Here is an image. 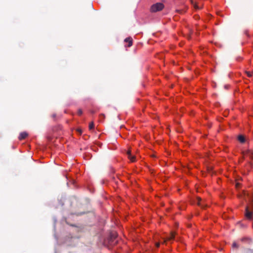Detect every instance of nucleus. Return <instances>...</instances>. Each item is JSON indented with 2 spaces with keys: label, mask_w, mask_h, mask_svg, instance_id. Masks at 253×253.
<instances>
[{
  "label": "nucleus",
  "mask_w": 253,
  "mask_h": 253,
  "mask_svg": "<svg viewBox=\"0 0 253 253\" xmlns=\"http://www.w3.org/2000/svg\"><path fill=\"white\" fill-rule=\"evenodd\" d=\"M196 203L199 206L201 207L202 208H205L207 207V204L204 203V202L202 201L201 198L200 197H197L196 199Z\"/></svg>",
  "instance_id": "obj_3"
},
{
  "label": "nucleus",
  "mask_w": 253,
  "mask_h": 253,
  "mask_svg": "<svg viewBox=\"0 0 253 253\" xmlns=\"http://www.w3.org/2000/svg\"><path fill=\"white\" fill-rule=\"evenodd\" d=\"M105 117V116L104 114H101L99 116V118H100V121L104 119Z\"/></svg>",
  "instance_id": "obj_12"
},
{
  "label": "nucleus",
  "mask_w": 253,
  "mask_h": 253,
  "mask_svg": "<svg viewBox=\"0 0 253 253\" xmlns=\"http://www.w3.org/2000/svg\"><path fill=\"white\" fill-rule=\"evenodd\" d=\"M83 113V111L82 110V109H79L78 111V114L79 115H81Z\"/></svg>",
  "instance_id": "obj_15"
},
{
  "label": "nucleus",
  "mask_w": 253,
  "mask_h": 253,
  "mask_svg": "<svg viewBox=\"0 0 253 253\" xmlns=\"http://www.w3.org/2000/svg\"><path fill=\"white\" fill-rule=\"evenodd\" d=\"M28 136V133L26 132H22L20 134L19 136V140L25 139Z\"/></svg>",
  "instance_id": "obj_5"
},
{
  "label": "nucleus",
  "mask_w": 253,
  "mask_h": 253,
  "mask_svg": "<svg viewBox=\"0 0 253 253\" xmlns=\"http://www.w3.org/2000/svg\"><path fill=\"white\" fill-rule=\"evenodd\" d=\"M111 238H115L116 237V233H112L111 235Z\"/></svg>",
  "instance_id": "obj_18"
},
{
  "label": "nucleus",
  "mask_w": 253,
  "mask_h": 253,
  "mask_svg": "<svg viewBox=\"0 0 253 253\" xmlns=\"http://www.w3.org/2000/svg\"><path fill=\"white\" fill-rule=\"evenodd\" d=\"M249 251H250L251 253L253 252L252 250H251V249H249Z\"/></svg>",
  "instance_id": "obj_22"
},
{
  "label": "nucleus",
  "mask_w": 253,
  "mask_h": 253,
  "mask_svg": "<svg viewBox=\"0 0 253 253\" xmlns=\"http://www.w3.org/2000/svg\"><path fill=\"white\" fill-rule=\"evenodd\" d=\"M194 7H195V8H196V9H198V8H199V7H198V6L197 4H195V5H194Z\"/></svg>",
  "instance_id": "obj_20"
},
{
  "label": "nucleus",
  "mask_w": 253,
  "mask_h": 253,
  "mask_svg": "<svg viewBox=\"0 0 253 253\" xmlns=\"http://www.w3.org/2000/svg\"><path fill=\"white\" fill-rule=\"evenodd\" d=\"M245 215L247 219L251 220L253 218V212L250 211L249 208L247 207L245 210Z\"/></svg>",
  "instance_id": "obj_2"
},
{
  "label": "nucleus",
  "mask_w": 253,
  "mask_h": 253,
  "mask_svg": "<svg viewBox=\"0 0 253 253\" xmlns=\"http://www.w3.org/2000/svg\"><path fill=\"white\" fill-rule=\"evenodd\" d=\"M175 236V233L174 232H171L170 233V236L167 238V240L170 241L173 240Z\"/></svg>",
  "instance_id": "obj_9"
},
{
  "label": "nucleus",
  "mask_w": 253,
  "mask_h": 253,
  "mask_svg": "<svg viewBox=\"0 0 253 253\" xmlns=\"http://www.w3.org/2000/svg\"><path fill=\"white\" fill-rule=\"evenodd\" d=\"M94 127V123L93 122H91L89 125V129H91L92 128H93Z\"/></svg>",
  "instance_id": "obj_10"
},
{
  "label": "nucleus",
  "mask_w": 253,
  "mask_h": 253,
  "mask_svg": "<svg viewBox=\"0 0 253 253\" xmlns=\"http://www.w3.org/2000/svg\"><path fill=\"white\" fill-rule=\"evenodd\" d=\"M246 74L247 75V76L248 77H251L252 76V74L253 73V72H252V73H251L249 71H246Z\"/></svg>",
  "instance_id": "obj_14"
},
{
  "label": "nucleus",
  "mask_w": 253,
  "mask_h": 253,
  "mask_svg": "<svg viewBox=\"0 0 253 253\" xmlns=\"http://www.w3.org/2000/svg\"><path fill=\"white\" fill-rule=\"evenodd\" d=\"M241 241L243 242H247L248 243H251L252 242V239L248 237H244L241 239Z\"/></svg>",
  "instance_id": "obj_6"
},
{
  "label": "nucleus",
  "mask_w": 253,
  "mask_h": 253,
  "mask_svg": "<svg viewBox=\"0 0 253 253\" xmlns=\"http://www.w3.org/2000/svg\"><path fill=\"white\" fill-rule=\"evenodd\" d=\"M127 153V155H128V157L129 156H131V151H130V150H128V151H127V153Z\"/></svg>",
  "instance_id": "obj_17"
},
{
  "label": "nucleus",
  "mask_w": 253,
  "mask_h": 253,
  "mask_svg": "<svg viewBox=\"0 0 253 253\" xmlns=\"http://www.w3.org/2000/svg\"><path fill=\"white\" fill-rule=\"evenodd\" d=\"M165 6L164 4L161 2H157L152 5L150 8V11L151 12H157L162 10Z\"/></svg>",
  "instance_id": "obj_1"
},
{
  "label": "nucleus",
  "mask_w": 253,
  "mask_h": 253,
  "mask_svg": "<svg viewBox=\"0 0 253 253\" xmlns=\"http://www.w3.org/2000/svg\"><path fill=\"white\" fill-rule=\"evenodd\" d=\"M52 117H53V118H55V115H54H54H52Z\"/></svg>",
  "instance_id": "obj_21"
},
{
  "label": "nucleus",
  "mask_w": 253,
  "mask_h": 253,
  "mask_svg": "<svg viewBox=\"0 0 253 253\" xmlns=\"http://www.w3.org/2000/svg\"><path fill=\"white\" fill-rule=\"evenodd\" d=\"M238 139L242 143H244L246 140L245 137L242 135H239L238 137Z\"/></svg>",
  "instance_id": "obj_7"
},
{
  "label": "nucleus",
  "mask_w": 253,
  "mask_h": 253,
  "mask_svg": "<svg viewBox=\"0 0 253 253\" xmlns=\"http://www.w3.org/2000/svg\"><path fill=\"white\" fill-rule=\"evenodd\" d=\"M128 158L130 159V160L132 162H133L135 161V156H132L131 155V156H129L128 157Z\"/></svg>",
  "instance_id": "obj_11"
},
{
  "label": "nucleus",
  "mask_w": 253,
  "mask_h": 253,
  "mask_svg": "<svg viewBox=\"0 0 253 253\" xmlns=\"http://www.w3.org/2000/svg\"><path fill=\"white\" fill-rule=\"evenodd\" d=\"M156 246L157 248H159L160 246V243H156Z\"/></svg>",
  "instance_id": "obj_19"
},
{
  "label": "nucleus",
  "mask_w": 253,
  "mask_h": 253,
  "mask_svg": "<svg viewBox=\"0 0 253 253\" xmlns=\"http://www.w3.org/2000/svg\"><path fill=\"white\" fill-rule=\"evenodd\" d=\"M232 247L233 248H239V246L236 243V242H234L232 244Z\"/></svg>",
  "instance_id": "obj_13"
},
{
  "label": "nucleus",
  "mask_w": 253,
  "mask_h": 253,
  "mask_svg": "<svg viewBox=\"0 0 253 253\" xmlns=\"http://www.w3.org/2000/svg\"><path fill=\"white\" fill-rule=\"evenodd\" d=\"M246 153L249 155L251 158L253 159V150H248Z\"/></svg>",
  "instance_id": "obj_8"
},
{
  "label": "nucleus",
  "mask_w": 253,
  "mask_h": 253,
  "mask_svg": "<svg viewBox=\"0 0 253 253\" xmlns=\"http://www.w3.org/2000/svg\"><path fill=\"white\" fill-rule=\"evenodd\" d=\"M125 42H128V47H130L132 45V39H131V38H126L125 40Z\"/></svg>",
  "instance_id": "obj_4"
},
{
  "label": "nucleus",
  "mask_w": 253,
  "mask_h": 253,
  "mask_svg": "<svg viewBox=\"0 0 253 253\" xmlns=\"http://www.w3.org/2000/svg\"><path fill=\"white\" fill-rule=\"evenodd\" d=\"M77 131L78 132H79V133L80 134H82V129H81V128H77Z\"/></svg>",
  "instance_id": "obj_16"
}]
</instances>
